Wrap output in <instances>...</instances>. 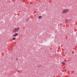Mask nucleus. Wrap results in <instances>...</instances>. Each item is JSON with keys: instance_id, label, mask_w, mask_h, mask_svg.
<instances>
[{"instance_id": "nucleus-2", "label": "nucleus", "mask_w": 77, "mask_h": 77, "mask_svg": "<svg viewBox=\"0 0 77 77\" xmlns=\"http://www.w3.org/2000/svg\"><path fill=\"white\" fill-rule=\"evenodd\" d=\"M19 29H20V28L19 27L15 28L14 29V30H13V33H15V32H18V31Z\"/></svg>"}, {"instance_id": "nucleus-9", "label": "nucleus", "mask_w": 77, "mask_h": 77, "mask_svg": "<svg viewBox=\"0 0 77 77\" xmlns=\"http://www.w3.org/2000/svg\"><path fill=\"white\" fill-rule=\"evenodd\" d=\"M38 67H41V66H39Z\"/></svg>"}, {"instance_id": "nucleus-3", "label": "nucleus", "mask_w": 77, "mask_h": 77, "mask_svg": "<svg viewBox=\"0 0 77 77\" xmlns=\"http://www.w3.org/2000/svg\"><path fill=\"white\" fill-rule=\"evenodd\" d=\"M18 35V33H15L14 34V35H13V36H14V37H15V36H17Z\"/></svg>"}, {"instance_id": "nucleus-5", "label": "nucleus", "mask_w": 77, "mask_h": 77, "mask_svg": "<svg viewBox=\"0 0 77 77\" xmlns=\"http://www.w3.org/2000/svg\"><path fill=\"white\" fill-rule=\"evenodd\" d=\"M29 19H30V18L29 17H28L27 18L26 20V21H29Z\"/></svg>"}, {"instance_id": "nucleus-4", "label": "nucleus", "mask_w": 77, "mask_h": 77, "mask_svg": "<svg viewBox=\"0 0 77 77\" xmlns=\"http://www.w3.org/2000/svg\"><path fill=\"white\" fill-rule=\"evenodd\" d=\"M39 19H41L42 18V16H39L38 17Z\"/></svg>"}, {"instance_id": "nucleus-7", "label": "nucleus", "mask_w": 77, "mask_h": 77, "mask_svg": "<svg viewBox=\"0 0 77 77\" xmlns=\"http://www.w3.org/2000/svg\"><path fill=\"white\" fill-rule=\"evenodd\" d=\"M12 39H13V40H15V39H16V38H13Z\"/></svg>"}, {"instance_id": "nucleus-8", "label": "nucleus", "mask_w": 77, "mask_h": 77, "mask_svg": "<svg viewBox=\"0 0 77 77\" xmlns=\"http://www.w3.org/2000/svg\"><path fill=\"white\" fill-rule=\"evenodd\" d=\"M18 60V59L17 58V59H16V60Z\"/></svg>"}, {"instance_id": "nucleus-1", "label": "nucleus", "mask_w": 77, "mask_h": 77, "mask_svg": "<svg viewBox=\"0 0 77 77\" xmlns=\"http://www.w3.org/2000/svg\"><path fill=\"white\" fill-rule=\"evenodd\" d=\"M68 11H69V9H65L62 12V14H66V13H68Z\"/></svg>"}, {"instance_id": "nucleus-6", "label": "nucleus", "mask_w": 77, "mask_h": 77, "mask_svg": "<svg viewBox=\"0 0 77 77\" xmlns=\"http://www.w3.org/2000/svg\"><path fill=\"white\" fill-rule=\"evenodd\" d=\"M62 63L63 64V65H65L66 63H65V62H62Z\"/></svg>"}]
</instances>
